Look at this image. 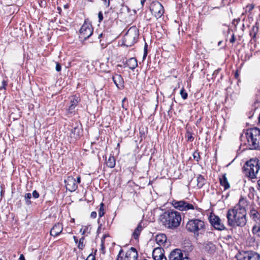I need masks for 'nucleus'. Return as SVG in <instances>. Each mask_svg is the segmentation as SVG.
<instances>
[{
    "instance_id": "1",
    "label": "nucleus",
    "mask_w": 260,
    "mask_h": 260,
    "mask_svg": "<svg viewBox=\"0 0 260 260\" xmlns=\"http://www.w3.org/2000/svg\"><path fill=\"white\" fill-rule=\"evenodd\" d=\"M247 201L241 197L238 204L229 209L226 214L228 225L232 228L243 227L247 223L246 210L245 206Z\"/></svg>"
},
{
    "instance_id": "2",
    "label": "nucleus",
    "mask_w": 260,
    "mask_h": 260,
    "mask_svg": "<svg viewBox=\"0 0 260 260\" xmlns=\"http://www.w3.org/2000/svg\"><path fill=\"white\" fill-rule=\"evenodd\" d=\"M160 218L162 224L166 228L171 230L177 229L181 221L180 213L173 210L165 211Z\"/></svg>"
},
{
    "instance_id": "3",
    "label": "nucleus",
    "mask_w": 260,
    "mask_h": 260,
    "mask_svg": "<svg viewBox=\"0 0 260 260\" xmlns=\"http://www.w3.org/2000/svg\"><path fill=\"white\" fill-rule=\"evenodd\" d=\"M172 204L176 209L186 212L190 218L199 217L202 213V209L196 204H191L184 200H173Z\"/></svg>"
},
{
    "instance_id": "4",
    "label": "nucleus",
    "mask_w": 260,
    "mask_h": 260,
    "mask_svg": "<svg viewBox=\"0 0 260 260\" xmlns=\"http://www.w3.org/2000/svg\"><path fill=\"white\" fill-rule=\"evenodd\" d=\"M248 145L250 149H260V129L254 127L248 129L246 133Z\"/></svg>"
},
{
    "instance_id": "5",
    "label": "nucleus",
    "mask_w": 260,
    "mask_h": 260,
    "mask_svg": "<svg viewBox=\"0 0 260 260\" xmlns=\"http://www.w3.org/2000/svg\"><path fill=\"white\" fill-rule=\"evenodd\" d=\"M259 170L260 161L257 158L250 159L243 167L244 174L251 178H256Z\"/></svg>"
},
{
    "instance_id": "6",
    "label": "nucleus",
    "mask_w": 260,
    "mask_h": 260,
    "mask_svg": "<svg viewBox=\"0 0 260 260\" xmlns=\"http://www.w3.org/2000/svg\"><path fill=\"white\" fill-rule=\"evenodd\" d=\"M139 36L138 29L136 26L131 27L123 39L122 44L126 47H130L135 44Z\"/></svg>"
},
{
    "instance_id": "7",
    "label": "nucleus",
    "mask_w": 260,
    "mask_h": 260,
    "mask_svg": "<svg viewBox=\"0 0 260 260\" xmlns=\"http://www.w3.org/2000/svg\"><path fill=\"white\" fill-rule=\"evenodd\" d=\"M186 230L198 236L199 233L204 232L205 229L204 222L199 219H192L189 220L186 225Z\"/></svg>"
},
{
    "instance_id": "8",
    "label": "nucleus",
    "mask_w": 260,
    "mask_h": 260,
    "mask_svg": "<svg viewBox=\"0 0 260 260\" xmlns=\"http://www.w3.org/2000/svg\"><path fill=\"white\" fill-rule=\"evenodd\" d=\"M150 9L156 19L160 18L165 12L163 6L158 1L152 2L150 5Z\"/></svg>"
},
{
    "instance_id": "9",
    "label": "nucleus",
    "mask_w": 260,
    "mask_h": 260,
    "mask_svg": "<svg viewBox=\"0 0 260 260\" xmlns=\"http://www.w3.org/2000/svg\"><path fill=\"white\" fill-rule=\"evenodd\" d=\"M169 258V260H191L187 253L179 249L172 251Z\"/></svg>"
},
{
    "instance_id": "10",
    "label": "nucleus",
    "mask_w": 260,
    "mask_h": 260,
    "mask_svg": "<svg viewBox=\"0 0 260 260\" xmlns=\"http://www.w3.org/2000/svg\"><path fill=\"white\" fill-rule=\"evenodd\" d=\"M93 34V28L89 23H84L80 29V37L84 40L89 38Z\"/></svg>"
},
{
    "instance_id": "11",
    "label": "nucleus",
    "mask_w": 260,
    "mask_h": 260,
    "mask_svg": "<svg viewBox=\"0 0 260 260\" xmlns=\"http://www.w3.org/2000/svg\"><path fill=\"white\" fill-rule=\"evenodd\" d=\"M209 218L210 223L216 230L223 231L226 229L221 220L218 216L211 214Z\"/></svg>"
},
{
    "instance_id": "12",
    "label": "nucleus",
    "mask_w": 260,
    "mask_h": 260,
    "mask_svg": "<svg viewBox=\"0 0 260 260\" xmlns=\"http://www.w3.org/2000/svg\"><path fill=\"white\" fill-rule=\"evenodd\" d=\"M260 255L257 253L248 251L241 253L238 256V260H259Z\"/></svg>"
},
{
    "instance_id": "13",
    "label": "nucleus",
    "mask_w": 260,
    "mask_h": 260,
    "mask_svg": "<svg viewBox=\"0 0 260 260\" xmlns=\"http://www.w3.org/2000/svg\"><path fill=\"white\" fill-rule=\"evenodd\" d=\"M66 188L70 191H74L78 188L76 180L72 176H69L64 181Z\"/></svg>"
},
{
    "instance_id": "14",
    "label": "nucleus",
    "mask_w": 260,
    "mask_h": 260,
    "mask_svg": "<svg viewBox=\"0 0 260 260\" xmlns=\"http://www.w3.org/2000/svg\"><path fill=\"white\" fill-rule=\"evenodd\" d=\"M63 226L60 223H56L50 230V235L53 237L58 236L62 231Z\"/></svg>"
},
{
    "instance_id": "15",
    "label": "nucleus",
    "mask_w": 260,
    "mask_h": 260,
    "mask_svg": "<svg viewBox=\"0 0 260 260\" xmlns=\"http://www.w3.org/2000/svg\"><path fill=\"white\" fill-rule=\"evenodd\" d=\"M81 126L76 123L75 126H73V128L71 129L70 136L75 139L79 138L81 135Z\"/></svg>"
},
{
    "instance_id": "16",
    "label": "nucleus",
    "mask_w": 260,
    "mask_h": 260,
    "mask_svg": "<svg viewBox=\"0 0 260 260\" xmlns=\"http://www.w3.org/2000/svg\"><path fill=\"white\" fill-rule=\"evenodd\" d=\"M125 256L128 260H137L138 253L136 249L131 247L126 251Z\"/></svg>"
},
{
    "instance_id": "17",
    "label": "nucleus",
    "mask_w": 260,
    "mask_h": 260,
    "mask_svg": "<svg viewBox=\"0 0 260 260\" xmlns=\"http://www.w3.org/2000/svg\"><path fill=\"white\" fill-rule=\"evenodd\" d=\"M167 237L164 234H160L156 235L155 241L158 245L160 246H165L167 242Z\"/></svg>"
},
{
    "instance_id": "18",
    "label": "nucleus",
    "mask_w": 260,
    "mask_h": 260,
    "mask_svg": "<svg viewBox=\"0 0 260 260\" xmlns=\"http://www.w3.org/2000/svg\"><path fill=\"white\" fill-rule=\"evenodd\" d=\"M143 222L141 221L137 228L135 229L134 231L132 234V237L136 240H138L139 236L143 229V226L142 225Z\"/></svg>"
},
{
    "instance_id": "19",
    "label": "nucleus",
    "mask_w": 260,
    "mask_h": 260,
    "mask_svg": "<svg viewBox=\"0 0 260 260\" xmlns=\"http://www.w3.org/2000/svg\"><path fill=\"white\" fill-rule=\"evenodd\" d=\"M112 79L114 83L118 88H120L119 86L121 87L123 86V80L121 75L116 74L113 76Z\"/></svg>"
},
{
    "instance_id": "20",
    "label": "nucleus",
    "mask_w": 260,
    "mask_h": 260,
    "mask_svg": "<svg viewBox=\"0 0 260 260\" xmlns=\"http://www.w3.org/2000/svg\"><path fill=\"white\" fill-rule=\"evenodd\" d=\"M126 64L130 69L134 70L138 66L137 60L135 57L130 58L127 60Z\"/></svg>"
},
{
    "instance_id": "21",
    "label": "nucleus",
    "mask_w": 260,
    "mask_h": 260,
    "mask_svg": "<svg viewBox=\"0 0 260 260\" xmlns=\"http://www.w3.org/2000/svg\"><path fill=\"white\" fill-rule=\"evenodd\" d=\"M250 216L255 222H260V211L258 212L255 209L250 210Z\"/></svg>"
},
{
    "instance_id": "22",
    "label": "nucleus",
    "mask_w": 260,
    "mask_h": 260,
    "mask_svg": "<svg viewBox=\"0 0 260 260\" xmlns=\"http://www.w3.org/2000/svg\"><path fill=\"white\" fill-rule=\"evenodd\" d=\"M78 103V99L77 97H74L71 100V104L68 108V113H73L74 112V109Z\"/></svg>"
},
{
    "instance_id": "23",
    "label": "nucleus",
    "mask_w": 260,
    "mask_h": 260,
    "mask_svg": "<svg viewBox=\"0 0 260 260\" xmlns=\"http://www.w3.org/2000/svg\"><path fill=\"white\" fill-rule=\"evenodd\" d=\"M219 180L220 185L224 187V190H226L230 188V185L228 181L225 174L222 175L221 178H220Z\"/></svg>"
},
{
    "instance_id": "24",
    "label": "nucleus",
    "mask_w": 260,
    "mask_h": 260,
    "mask_svg": "<svg viewBox=\"0 0 260 260\" xmlns=\"http://www.w3.org/2000/svg\"><path fill=\"white\" fill-rule=\"evenodd\" d=\"M164 252V250L161 247L155 248L152 252V256L153 259H156L159 255H161Z\"/></svg>"
},
{
    "instance_id": "25",
    "label": "nucleus",
    "mask_w": 260,
    "mask_h": 260,
    "mask_svg": "<svg viewBox=\"0 0 260 260\" xmlns=\"http://www.w3.org/2000/svg\"><path fill=\"white\" fill-rule=\"evenodd\" d=\"M106 165L110 168H113L115 167V159L113 156H110L108 160L106 161Z\"/></svg>"
},
{
    "instance_id": "26",
    "label": "nucleus",
    "mask_w": 260,
    "mask_h": 260,
    "mask_svg": "<svg viewBox=\"0 0 260 260\" xmlns=\"http://www.w3.org/2000/svg\"><path fill=\"white\" fill-rule=\"evenodd\" d=\"M197 186L199 188H202L205 183V179L204 177L201 175H199L197 179Z\"/></svg>"
},
{
    "instance_id": "27",
    "label": "nucleus",
    "mask_w": 260,
    "mask_h": 260,
    "mask_svg": "<svg viewBox=\"0 0 260 260\" xmlns=\"http://www.w3.org/2000/svg\"><path fill=\"white\" fill-rule=\"evenodd\" d=\"M100 209L98 211L99 217H102L105 214L104 212V204L101 203L100 206Z\"/></svg>"
},
{
    "instance_id": "28",
    "label": "nucleus",
    "mask_w": 260,
    "mask_h": 260,
    "mask_svg": "<svg viewBox=\"0 0 260 260\" xmlns=\"http://www.w3.org/2000/svg\"><path fill=\"white\" fill-rule=\"evenodd\" d=\"M124 255V251L123 249H121L118 253L116 260H128L125 256L123 257Z\"/></svg>"
},
{
    "instance_id": "29",
    "label": "nucleus",
    "mask_w": 260,
    "mask_h": 260,
    "mask_svg": "<svg viewBox=\"0 0 260 260\" xmlns=\"http://www.w3.org/2000/svg\"><path fill=\"white\" fill-rule=\"evenodd\" d=\"M31 198V194L30 193H27L24 196V199L25 203L27 205L31 204L30 199Z\"/></svg>"
},
{
    "instance_id": "30",
    "label": "nucleus",
    "mask_w": 260,
    "mask_h": 260,
    "mask_svg": "<svg viewBox=\"0 0 260 260\" xmlns=\"http://www.w3.org/2000/svg\"><path fill=\"white\" fill-rule=\"evenodd\" d=\"M193 157L194 159H195L197 162H199L201 159V156L200 155V153L198 151H196L193 153Z\"/></svg>"
},
{
    "instance_id": "31",
    "label": "nucleus",
    "mask_w": 260,
    "mask_h": 260,
    "mask_svg": "<svg viewBox=\"0 0 260 260\" xmlns=\"http://www.w3.org/2000/svg\"><path fill=\"white\" fill-rule=\"evenodd\" d=\"M180 94L183 100H186L187 98L188 94L183 88L180 90Z\"/></svg>"
},
{
    "instance_id": "32",
    "label": "nucleus",
    "mask_w": 260,
    "mask_h": 260,
    "mask_svg": "<svg viewBox=\"0 0 260 260\" xmlns=\"http://www.w3.org/2000/svg\"><path fill=\"white\" fill-rule=\"evenodd\" d=\"M252 232L253 234H256L257 236L260 237V226H254L252 228Z\"/></svg>"
},
{
    "instance_id": "33",
    "label": "nucleus",
    "mask_w": 260,
    "mask_h": 260,
    "mask_svg": "<svg viewBox=\"0 0 260 260\" xmlns=\"http://www.w3.org/2000/svg\"><path fill=\"white\" fill-rule=\"evenodd\" d=\"M84 237H82V238H81L79 240V244H78V248L79 249H82L83 248V247H84V245L83 244V242H84Z\"/></svg>"
},
{
    "instance_id": "34",
    "label": "nucleus",
    "mask_w": 260,
    "mask_h": 260,
    "mask_svg": "<svg viewBox=\"0 0 260 260\" xmlns=\"http://www.w3.org/2000/svg\"><path fill=\"white\" fill-rule=\"evenodd\" d=\"M186 137L188 141L192 142L194 140V138L192 137L191 133L187 132L186 133Z\"/></svg>"
},
{
    "instance_id": "35",
    "label": "nucleus",
    "mask_w": 260,
    "mask_h": 260,
    "mask_svg": "<svg viewBox=\"0 0 260 260\" xmlns=\"http://www.w3.org/2000/svg\"><path fill=\"white\" fill-rule=\"evenodd\" d=\"M154 260H167V258L165 256L164 252L162 253L161 255H159L157 257H156V259H154Z\"/></svg>"
},
{
    "instance_id": "36",
    "label": "nucleus",
    "mask_w": 260,
    "mask_h": 260,
    "mask_svg": "<svg viewBox=\"0 0 260 260\" xmlns=\"http://www.w3.org/2000/svg\"><path fill=\"white\" fill-rule=\"evenodd\" d=\"M105 237H106V236H104L103 237V238L102 239V242H101V250H102V253L103 254L105 253V247H104V240Z\"/></svg>"
},
{
    "instance_id": "37",
    "label": "nucleus",
    "mask_w": 260,
    "mask_h": 260,
    "mask_svg": "<svg viewBox=\"0 0 260 260\" xmlns=\"http://www.w3.org/2000/svg\"><path fill=\"white\" fill-rule=\"evenodd\" d=\"M144 50V54H143V59H144L146 58V57L147 55V45L146 43L145 45Z\"/></svg>"
},
{
    "instance_id": "38",
    "label": "nucleus",
    "mask_w": 260,
    "mask_h": 260,
    "mask_svg": "<svg viewBox=\"0 0 260 260\" xmlns=\"http://www.w3.org/2000/svg\"><path fill=\"white\" fill-rule=\"evenodd\" d=\"M55 70L57 72H59L61 70V67L58 62H56Z\"/></svg>"
},
{
    "instance_id": "39",
    "label": "nucleus",
    "mask_w": 260,
    "mask_h": 260,
    "mask_svg": "<svg viewBox=\"0 0 260 260\" xmlns=\"http://www.w3.org/2000/svg\"><path fill=\"white\" fill-rule=\"evenodd\" d=\"M99 21L101 22L103 20V15L102 12H100L98 13Z\"/></svg>"
},
{
    "instance_id": "40",
    "label": "nucleus",
    "mask_w": 260,
    "mask_h": 260,
    "mask_svg": "<svg viewBox=\"0 0 260 260\" xmlns=\"http://www.w3.org/2000/svg\"><path fill=\"white\" fill-rule=\"evenodd\" d=\"M32 195L35 199H37L39 197V193L36 190L33 191Z\"/></svg>"
},
{
    "instance_id": "41",
    "label": "nucleus",
    "mask_w": 260,
    "mask_h": 260,
    "mask_svg": "<svg viewBox=\"0 0 260 260\" xmlns=\"http://www.w3.org/2000/svg\"><path fill=\"white\" fill-rule=\"evenodd\" d=\"M88 228L87 226H85V228H82V229L80 230V232L81 233H82V234L83 235H84V234L86 233V232H87V230H88Z\"/></svg>"
},
{
    "instance_id": "42",
    "label": "nucleus",
    "mask_w": 260,
    "mask_h": 260,
    "mask_svg": "<svg viewBox=\"0 0 260 260\" xmlns=\"http://www.w3.org/2000/svg\"><path fill=\"white\" fill-rule=\"evenodd\" d=\"M104 2L105 6L108 7L110 5V0H102Z\"/></svg>"
},
{
    "instance_id": "43",
    "label": "nucleus",
    "mask_w": 260,
    "mask_h": 260,
    "mask_svg": "<svg viewBox=\"0 0 260 260\" xmlns=\"http://www.w3.org/2000/svg\"><path fill=\"white\" fill-rule=\"evenodd\" d=\"M97 213L95 211H93L90 214V217L92 218H95L96 217Z\"/></svg>"
},
{
    "instance_id": "44",
    "label": "nucleus",
    "mask_w": 260,
    "mask_h": 260,
    "mask_svg": "<svg viewBox=\"0 0 260 260\" xmlns=\"http://www.w3.org/2000/svg\"><path fill=\"white\" fill-rule=\"evenodd\" d=\"M86 260H95V257L93 255H89Z\"/></svg>"
},
{
    "instance_id": "45",
    "label": "nucleus",
    "mask_w": 260,
    "mask_h": 260,
    "mask_svg": "<svg viewBox=\"0 0 260 260\" xmlns=\"http://www.w3.org/2000/svg\"><path fill=\"white\" fill-rule=\"evenodd\" d=\"M236 39L234 34L232 35V38L230 40L231 43H234L235 42Z\"/></svg>"
},
{
    "instance_id": "46",
    "label": "nucleus",
    "mask_w": 260,
    "mask_h": 260,
    "mask_svg": "<svg viewBox=\"0 0 260 260\" xmlns=\"http://www.w3.org/2000/svg\"><path fill=\"white\" fill-rule=\"evenodd\" d=\"M3 85L0 87V90H2L3 88L5 89V87L7 85V83L5 81H3L2 82Z\"/></svg>"
},
{
    "instance_id": "47",
    "label": "nucleus",
    "mask_w": 260,
    "mask_h": 260,
    "mask_svg": "<svg viewBox=\"0 0 260 260\" xmlns=\"http://www.w3.org/2000/svg\"><path fill=\"white\" fill-rule=\"evenodd\" d=\"M77 184L80 183L81 182V177L80 176H78L76 180Z\"/></svg>"
},
{
    "instance_id": "48",
    "label": "nucleus",
    "mask_w": 260,
    "mask_h": 260,
    "mask_svg": "<svg viewBox=\"0 0 260 260\" xmlns=\"http://www.w3.org/2000/svg\"><path fill=\"white\" fill-rule=\"evenodd\" d=\"M257 189L260 191V179L257 181Z\"/></svg>"
},
{
    "instance_id": "49",
    "label": "nucleus",
    "mask_w": 260,
    "mask_h": 260,
    "mask_svg": "<svg viewBox=\"0 0 260 260\" xmlns=\"http://www.w3.org/2000/svg\"><path fill=\"white\" fill-rule=\"evenodd\" d=\"M20 260H25V257L23 254H21L19 257Z\"/></svg>"
},
{
    "instance_id": "50",
    "label": "nucleus",
    "mask_w": 260,
    "mask_h": 260,
    "mask_svg": "<svg viewBox=\"0 0 260 260\" xmlns=\"http://www.w3.org/2000/svg\"><path fill=\"white\" fill-rule=\"evenodd\" d=\"M145 2H146V0H141V4L142 6H143Z\"/></svg>"
},
{
    "instance_id": "51",
    "label": "nucleus",
    "mask_w": 260,
    "mask_h": 260,
    "mask_svg": "<svg viewBox=\"0 0 260 260\" xmlns=\"http://www.w3.org/2000/svg\"><path fill=\"white\" fill-rule=\"evenodd\" d=\"M126 100V98H124L122 100V103H124V102Z\"/></svg>"
},
{
    "instance_id": "52",
    "label": "nucleus",
    "mask_w": 260,
    "mask_h": 260,
    "mask_svg": "<svg viewBox=\"0 0 260 260\" xmlns=\"http://www.w3.org/2000/svg\"><path fill=\"white\" fill-rule=\"evenodd\" d=\"M74 239L75 241L76 242H77V239L76 237L74 236Z\"/></svg>"
},
{
    "instance_id": "53",
    "label": "nucleus",
    "mask_w": 260,
    "mask_h": 260,
    "mask_svg": "<svg viewBox=\"0 0 260 260\" xmlns=\"http://www.w3.org/2000/svg\"><path fill=\"white\" fill-rule=\"evenodd\" d=\"M221 43H222V41H219V42L218 43V46H220V45H221Z\"/></svg>"
},
{
    "instance_id": "54",
    "label": "nucleus",
    "mask_w": 260,
    "mask_h": 260,
    "mask_svg": "<svg viewBox=\"0 0 260 260\" xmlns=\"http://www.w3.org/2000/svg\"><path fill=\"white\" fill-rule=\"evenodd\" d=\"M122 107L123 109H125V107H124V103H122ZM125 109H126L125 108Z\"/></svg>"
},
{
    "instance_id": "55",
    "label": "nucleus",
    "mask_w": 260,
    "mask_h": 260,
    "mask_svg": "<svg viewBox=\"0 0 260 260\" xmlns=\"http://www.w3.org/2000/svg\"><path fill=\"white\" fill-rule=\"evenodd\" d=\"M235 77H236V78H237V77H238V73H235Z\"/></svg>"
},
{
    "instance_id": "56",
    "label": "nucleus",
    "mask_w": 260,
    "mask_h": 260,
    "mask_svg": "<svg viewBox=\"0 0 260 260\" xmlns=\"http://www.w3.org/2000/svg\"><path fill=\"white\" fill-rule=\"evenodd\" d=\"M103 34H101L99 36V38H100L102 36Z\"/></svg>"
},
{
    "instance_id": "57",
    "label": "nucleus",
    "mask_w": 260,
    "mask_h": 260,
    "mask_svg": "<svg viewBox=\"0 0 260 260\" xmlns=\"http://www.w3.org/2000/svg\"><path fill=\"white\" fill-rule=\"evenodd\" d=\"M258 120H259V122L260 123V113H259V117H258Z\"/></svg>"
},
{
    "instance_id": "58",
    "label": "nucleus",
    "mask_w": 260,
    "mask_h": 260,
    "mask_svg": "<svg viewBox=\"0 0 260 260\" xmlns=\"http://www.w3.org/2000/svg\"><path fill=\"white\" fill-rule=\"evenodd\" d=\"M0 260H2V259L0 258Z\"/></svg>"
}]
</instances>
